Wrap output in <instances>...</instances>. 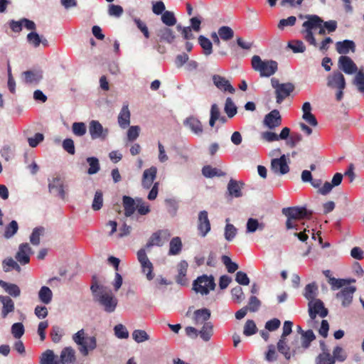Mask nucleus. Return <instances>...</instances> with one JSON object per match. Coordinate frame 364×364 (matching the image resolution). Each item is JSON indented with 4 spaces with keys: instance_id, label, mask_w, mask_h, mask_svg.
<instances>
[{
    "instance_id": "c756f323",
    "label": "nucleus",
    "mask_w": 364,
    "mask_h": 364,
    "mask_svg": "<svg viewBox=\"0 0 364 364\" xmlns=\"http://www.w3.org/2000/svg\"><path fill=\"white\" fill-rule=\"evenodd\" d=\"M27 41L29 44H31L34 48H38L41 43L43 44V46L47 47L48 46V41L41 37L36 32L31 31L27 35L26 37Z\"/></svg>"
},
{
    "instance_id": "7c9ffc66",
    "label": "nucleus",
    "mask_w": 364,
    "mask_h": 364,
    "mask_svg": "<svg viewBox=\"0 0 364 364\" xmlns=\"http://www.w3.org/2000/svg\"><path fill=\"white\" fill-rule=\"evenodd\" d=\"M24 81L28 84H37L43 78L42 72L40 70H27L23 73Z\"/></svg>"
},
{
    "instance_id": "20e7f679",
    "label": "nucleus",
    "mask_w": 364,
    "mask_h": 364,
    "mask_svg": "<svg viewBox=\"0 0 364 364\" xmlns=\"http://www.w3.org/2000/svg\"><path fill=\"white\" fill-rule=\"evenodd\" d=\"M73 340L78 346V350L83 356H87L90 351L97 348L96 337L85 336L84 329H80L73 334Z\"/></svg>"
},
{
    "instance_id": "79ce46f5",
    "label": "nucleus",
    "mask_w": 364,
    "mask_h": 364,
    "mask_svg": "<svg viewBox=\"0 0 364 364\" xmlns=\"http://www.w3.org/2000/svg\"><path fill=\"white\" fill-rule=\"evenodd\" d=\"M2 265L3 269L6 272H10L12 269H15L18 272H20L21 271V267L12 257L6 258L3 261Z\"/></svg>"
},
{
    "instance_id": "a878e982",
    "label": "nucleus",
    "mask_w": 364,
    "mask_h": 364,
    "mask_svg": "<svg viewBox=\"0 0 364 364\" xmlns=\"http://www.w3.org/2000/svg\"><path fill=\"white\" fill-rule=\"evenodd\" d=\"M0 302L2 304L1 316L6 318L9 313L15 309L14 301L8 296H0Z\"/></svg>"
},
{
    "instance_id": "0eeeda50",
    "label": "nucleus",
    "mask_w": 364,
    "mask_h": 364,
    "mask_svg": "<svg viewBox=\"0 0 364 364\" xmlns=\"http://www.w3.org/2000/svg\"><path fill=\"white\" fill-rule=\"evenodd\" d=\"M271 84L275 90L276 102L278 104H281L295 89L293 83H280L275 77L271 79Z\"/></svg>"
},
{
    "instance_id": "a211bd4d",
    "label": "nucleus",
    "mask_w": 364,
    "mask_h": 364,
    "mask_svg": "<svg viewBox=\"0 0 364 364\" xmlns=\"http://www.w3.org/2000/svg\"><path fill=\"white\" fill-rule=\"evenodd\" d=\"M212 79L215 87L223 92H228L231 94L235 92V88L225 77L219 75H213Z\"/></svg>"
},
{
    "instance_id": "2eb2a0df",
    "label": "nucleus",
    "mask_w": 364,
    "mask_h": 364,
    "mask_svg": "<svg viewBox=\"0 0 364 364\" xmlns=\"http://www.w3.org/2000/svg\"><path fill=\"white\" fill-rule=\"evenodd\" d=\"M338 63V68L346 74L350 75L357 72V65L353 60L347 55L340 56Z\"/></svg>"
},
{
    "instance_id": "4468645a",
    "label": "nucleus",
    "mask_w": 364,
    "mask_h": 364,
    "mask_svg": "<svg viewBox=\"0 0 364 364\" xmlns=\"http://www.w3.org/2000/svg\"><path fill=\"white\" fill-rule=\"evenodd\" d=\"M264 124L269 129H274L282 124V117L279 110L273 109L265 115Z\"/></svg>"
},
{
    "instance_id": "0e129e2a",
    "label": "nucleus",
    "mask_w": 364,
    "mask_h": 364,
    "mask_svg": "<svg viewBox=\"0 0 364 364\" xmlns=\"http://www.w3.org/2000/svg\"><path fill=\"white\" fill-rule=\"evenodd\" d=\"M50 335L53 342L55 343L60 342L63 337V331L61 328L58 326H53L50 331Z\"/></svg>"
},
{
    "instance_id": "c9c22d12",
    "label": "nucleus",
    "mask_w": 364,
    "mask_h": 364,
    "mask_svg": "<svg viewBox=\"0 0 364 364\" xmlns=\"http://www.w3.org/2000/svg\"><path fill=\"white\" fill-rule=\"evenodd\" d=\"M0 286L11 296L18 297L20 296L21 290L19 287L14 284L7 283L4 281H0Z\"/></svg>"
},
{
    "instance_id": "3c124183",
    "label": "nucleus",
    "mask_w": 364,
    "mask_h": 364,
    "mask_svg": "<svg viewBox=\"0 0 364 364\" xmlns=\"http://www.w3.org/2000/svg\"><path fill=\"white\" fill-rule=\"evenodd\" d=\"M103 205V194L102 191L98 190L95 192V197L92 204V208L94 210H99Z\"/></svg>"
},
{
    "instance_id": "58836bf2",
    "label": "nucleus",
    "mask_w": 364,
    "mask_h": 364,
    "mask_svg": "<svg viewBox=\"0 0 364 364\" xmlns=\"http://www.w3.org/2000/svg\"><path fill=\"white\" fill-rule=\"evenodd\" d=\"M202 173L206 178H213L214 176H224L225 173L211 166L207 165L203 167Z\"/></svg>"
},
{
    "instance_id": "603ef678",
    "label": "nucleus",
    "mask_w": 364,
    "mask_h": 364,
    "mask_svg": "<svg viewBox=\"0 0 364 364\" xmlns=\"http://www.w3.org/2000/svg\"><path fill=\"white\" fill-rule=\"evenodd\" d=\"M73 134L77 136H82L86 134L87 128L84 122H74L72 125Z\"/></svg>"
},
{
    "instance_id": "aec40b11",
    "label": "nucleus",
    "mask_w": 364,
    "mask_h": 364,
    "mask_svg": "<svg viewBox=\"0 0 364 364\" xmlns=\"http://www.w3.org/2000/svg\"><path fill=\"white\" fill-rule=\"evenodd\" d=\"M210 311L208 309L203 308L194 311L193 315V321L195 325H203L209 322L210 318Z\"/></svg>"
},
{
    "instance_id": "cd10ccee",
    "label": "nucleus",
    "mask_w": 364,
    "mask_h": 364,
    "mask_svg": "<svg viewBox=\"0 0 364 364\" xmlns=\"http://www.w3.org/2000/svg\"><path fill=\"white\" fill-rule=\"evenodd\" d=\"M48 189L50 193L53 191L58 192V195L62 198H65V192L64 191L63 183L60 178L55 177L48 183Z\"/></svg>"
},
{
    "instance_id": "338daca9",
    "label": "nucleus",
    "mask_w": 364,
    "mask_h": 364,
    "mask_svg": "<svg viewBox=\"0 0 364 364\" xmlns=\"http://www.w3.org/2000/svg\"><path fill=\"white\" fill-rule=\"evenodd\" d=\"M332 357L335 361L338 360L339 362H343L346 359V355L343 349L338 346L334 348Z\"/></svg>"
},
{
    "instance_id": "69168bd1",
    "label": "nucleus",
    "mask_w": 364,
    "mask_h": 364,
    "mask_svg": "<svg viewBox=\"0 0 364 364\" xmlns=\"http://www.w3.org/2000/svg\"><path fill=\"white\" fill-rule=\"evenodd\" d=\"M288 46L293 50L294 53H304L306 50V46L301 41H294L288 43Z\"/></svg>"
},
{
    "instance_id": "09e8293b",
    "label": "nucleus",
    "mask_w": 364,
    "mask_h": 364,
    "mask_svg": "<svg viewBox=\"0 0 364 364\" xmlns=\"http://www.w3.org/2000/svg\"><path fill=\"white\" fill-rule=\"evenodd\" d=\"M159 234V231L158 230L151 235V237L149 239V241L146 245V248L151 247L154 245L161 247L164 245V242L161 240V237Z\"/></svg>"
},
{
    "instance_id": "e2e57ef3",
    "label": "nucleus",
    "mask_w": 364,
    "mask_h": 364,
    "mask_svg": "<svg viewBox=\"0 0 364 364\" xmlns=\"http://www.w3.org/2000/svg\"><path fill=\"white\" fill-rule=\"evenodd\" d=\"M237 234V228L230 223H228L225 228V238L228 241H231Z\"/></svg>"
},
{
    "instance_id": "1a4fd4ad",
    "label": "nucleus",
    "mask_w": 364,
    "mask_h": 364,
    "mask_svg": "<svg viewBox=\"0 0 364 364\" xmlns=\"http://www.w3.org/2000/svg\"><path fill=\"white\" fill-rule=\"evenodd\" d=\"M292 326L293 323L291 321H284L283 332L277 345L278 351L284 355V358L288 360L291 358V352L290 346H288L287 342V336L291 333Z\"/></svg>"
},
{
    "instance_id": "b1692460",
    "label": "nucleus",
    "mask_w": 364,
    "mask_h": 364,
    "mask_svg": "<svg viewBox=\"0 0 364 364\" xmlns=\"http://www.w3.org/2000/svg\"><path fill=\"white\" fill-rule=\"evenodd\" d=\"M178 274L176 277V282L182 285L185 286L188 284V279L186 278L187 270L188 267V262L185 260H181L178 264Z\"/></svg>"
},
{
    "instance_id": "37998d69",
    "label": "nucleus",
    "mask_w": 364,
    "mask_h": 364,
    "mask_svg": "<svg viewBox=\"0 0 364 364\" xmlns=\"http://www.w3.org/2000/svg\"><path fill=\"white\" fill-rule=\"evenodd\" d=\"M18 230V225L16 220L10 222L5 228L4 237L6 239L12 237Z\"/></svg>"
},
{
    "instance_id": "9d476101",
    "label": "nucleus",
    "mask_w": 364,
    "mask_h": 364,
    "mask_svg": "<svg viewBox=\"0 0 364 364\" xmlns=\"http://www.w3.org/2000/svg\"><path fill=\"white\" fill-rule=\"evenodd\" d=\"M89 132L92 139H100L105 140L108 135V129H104L102 125L97 120H92L89 123Z\"/></svg>"
},
{
    "instance_id": "052dcab7",
    "label": "nucleus",
    "mask_w": 364,
    "mask_h": 364,
    "mask_svg": "<svg viewBox=\"0 0 364 364\" xmlns=\"http://www.w3.org/2000/svg\"><path fill=\"white\" fill-rule=\"evenodd\" d=\"M114 331L115 336L118 338L123 339V338H127L129 337V332H128L127 328L121 323L117 324L114 326Z\"/></svg>"
},
{
    "instance_id": "39448f33",
    "label": "nucleus",
    "mask_w": 364,
    "mask_h": 364,
    "mask_svg": "<svg viewBox=\"0 0 364 364\" xmlns=\"http://www.w3.org/2000/svg\"><path fill=\"white\" fill-rule=\"evenodd\" d=\"M316 336L312 330H307L302 331L301 335V341L296 336L294 340L291 343L290 352L291 358L296 355L303 353L307 348H309L311 343L315 340Z\"/></svg>"
},
{
    "instance_id": "13d9d810",
    "label": "nucleus",
    "mask_w": 364,
    "mask_h": 364,
    "mask_svg": "<svg viewBox=\"0 0 364 364\" xmlns=\"http://www.w3.org/2000/svg\"><path fill=\"white\" fill-rule=\"evenodd\" d=\"M257 331L256 324L253 320H247L244 326L243 333L246 336H250L256 333Z\"/></svg>"
},
{
    "instance_id": "c85d7f7f",
    "label": "nucleus",
    "mask_w": 364,
    "mask_h": 364,
    "mask_svg": "<svg viewBox=\"0 0 364 364\" xmlns=\"http://www.w3.org/2000/svg\"><path fill=\"white\" fill-rule=\"evenodd\" d=\"M244 185L242 182H238L231 178L228 184V191L232 197L239 198L242 196V186Z\"/></svg>"
},
{
    "instance_id": "e433bc0d",
    "label": "nucleus",
    "mask_w": 364,
    "mask_h": 364,
    "mask_svg": "<svg viewBox=\"0 0 364 364\" xmlns=\"http://www.w3.org/2000/svg\"><path fill=\"white\" fill-rule=\"evenodd\" d=\"M318 287L315 282L307 284L304 289V296L309 301H314L317 295Z\"/></svg>"
},
{
    "instance_id": "393cba45",
    "label": "nucleus",
    "mask_w": 364,
    "mask_h": 364,
    "mask_svg": "<svg viewBox=\"0 0 364 364\" xmlns=\"http://www.w3.org/2000/svg\"><path fill=\"white\" fill-rule=\"evenodd\" d=\"M336 51L340 54H347L351 50L353 53L355 50V44L351 40H344L338 41L336 43Z\"/></svg>"
},
{
    "instance_id": "dca6fc26",
    "label": "nucleus",
    "mask_w": 364,
    "mask_h": 364,
    "mask_svg": "<svg viewBox=\"0 0 364 364\" xmlns=\"http://www.w3.org/2000/svg\"><path fill=\"white\" fill-rule=\"evenodd\" d=\"M346 85L345 77L339 71L333 72L327 78V85L331 88L345 89Z\"/></svg>"
},
{
    "instance_id": "f704fd0d",
    "label": "nucleus",
    "mask_w": 364,
    "mask_h": 364,
    "mask_svg": "<svg viewBox=\"0 0 364 364\" xmlns=\"http://www.w3.org/2000/svg\"><path fill=\"white\" fill-rule=\"evenodd\" d=\"M198 334L204 341H208L213 334V323L211 322L204 323L201 330L198 331Z\"/></svg>"
},
{
    "instance_id": "423d86ee",
    "label": "nucleus",
    "mask_w": 364,
    "mask_h": 364,
    "mask_svg": "<svg viewBox=\"0 0 364 364\" xmlns=\"http://www.w3.org/2000/svg\"><path fill=\"white\" fill-rule=\"evenodd\" d=\"M252 67L259 73L261 77H270L274 75L277 69L278 64L274 60H262L259 55H254L252 58Z\"/></svg>"
},
{
    "instance_id": "4c0bfd02",
    "label": "nucleus",
    "mask_w": 364,
    "mask_h": 364,
    "mask_svg": "<svg viewBox=\"0 0 364 364\" xmlns=\"http://www.w3.org/2000/svg\"><path fill=\"white\" fill-rule=\"evenodd\" d=\"M41 364H59L52 350H46L42 353L40 360Z\"/></svg>"
},
{
    "instance_id": "f257e3e1",
    "label": "nucleus",
    "mask_w": 364,
    "mask_h": 364,
    "mask_svg": "<svg viewBox=\"0 0 364 364\" xmlns=\"http://www.w3.org/2000/svg\"><path fill=\"white\" fill-rule=\"evenodd\" d=\"M90 290L93 294L94 300L98 303L105 312L111 314L116 310L118 299L111 291H107L105 287L99 284L96 275H93L92 277Z\"/></svg>"
},
{
    "instance_id": "bb28decb",
    "label": "nucleus",
    "mask_w": 364,
    "mask_h": 364,
    "mask_svg": "<svg viewBox=\"0 0 364 364\" xmlns=\"http://www.w3.org/2000/svg\"><path fill=\"white\" fill-rule=\"evenodd\" d=\"M130 116L128 105H124L118 116V123L120 127L125 129L129 125Z\"/></svg>"
},
{
    "instance_id": "774afa93",
    "label": "nucleus",
    "mask_w": 364,
    "mask_h": 364,
    "mask_svg": "<svg viewBox=\"0 0 364 364\" xmlns=\"http://www.w3.org/2000/svg\"><path fill=\"white\" fill-rule=\"evenodd\" d=\"M354 84L360 92H364V73L359 71L355 77Z\"/></svg>"
},
{
    "instance_id": "bf43d9fd",
    "label": "nucleus",
    "mask_w": 364,
    "mask_h": 364,
    "mask_svg": "<svg viewBox=\"0 0 364 364\" xmlns=\"http://www.w3.org/2000/svg\"><path fill=\"white\" fill-rule=\"evenodd\" d=\"M231 295L232 299L238 304L245 299V294L242 287L240 286H237L231 289Z\"/></svg>"
},
{
    "instance_id": "f8f14e48",
    "label": "nucleus",
    "mask_w": 364,
    "mask_h": 364,
    "mask_svg": "<svg viewBox=\"0 0 364 364\" xmlns=\"http://www.w3.org/2000/svg\"><path fill=\"white\" fill-rule=\"evenodd\" d=\"M270 169L272 172L279 175H284L289 171L286 156L283 154L279 159H273L271 161Z\"/></svg>"
},
{
    "instance_id": "72a5a7b5",
    "label": "nucleus",
    "mask_w": 364,
    "mask_h": 364,
    "mask_svg": "<svg viewBox=\"0 0 364 364\" xmlns=\"http://www.w3.org/2000/svg\"><path fill=\"white\" fill-rule=\"evenodd\" d=\"M182 242L179 237H173L169 243V250H168V255H178L181 250H182Z\"/></svg>"
},
{
    "instance_id": "ddd939ff",
    "label": "nucleus",
    "mask_w": 364,
    "mask_h": 364,
    "mask_svg": "<svg viewBox=\"0 0 364 364\" xmlns=\"http://www.w3.org/2000/svg\"><path fill=\"white\" fill-rule=\"evenodd\" d=\"M197 228L201 237H205L210 232V223L206 210H202L199 213Z\"/></svg>"
},
{
    "instance_id": "6e6d98bb",
    "label": "nucleus",
    "mask_w": 364,
    "mask_h": 364,
    "mask_svg": "<svg viewBox=\"0 0 364 364\" xmlns=\"http://www.w3.org/2000/svg\"><path fill=\"white\" fill-rule=\"evenodd\" d=\"M132 338L136 343H142L149 339V336L144 330L136 329L132 333Z\"/></svg>"
},
{
    "instance_id": "9b49d317",
    "label": "nucleus",
    "mask_w": 364,
    "mask_h": 364,
    "mask_svg": "<svg viewBox=\"0 0 364 364\" xmlns=\"http://www.w3.org/2000/svg\"><path fill=\"white\" fill-rule=\"evenodd\" d=\"M309 314L311 319H314L317 314L324 318L328 314V310L324 307L321 300L315 299L309 302Z\"/></svg>"
},
{
    "instance_id": "473e14b6",
    "label": "nucleus",
    "mask_w": 364,
    "mask_h": 364,
    "mask_svg": "<svg viewBox=\"0 0 364 364\" xmlns=\"http://www.w3.org/2000/svg\"><path fill=\"white\" fill-rule=\"evenodd\" d=\"M157 36L161 41H166L168 43H171L175 39L173 31L167 27L159 29L157 32Z\"/></svg>"
},
{
    "instance_id": "a18cd8bd",
    "label": "nucleus",
    "mask_w": 364,
    "mask_h": 364,
    "mask_svg": "<svg viewBox=\"0 0 364 364\" xmlns=\"http://www.w3.org/2000/svg\"><path fill=\"white\" fill-rule=\"evenodd\" d=\"M264 225L259 223L257 219L249 218L247 222V232H255L257 230H263Z\"/></svg>"
},
{
    "instance_id": "2f4dec72",
    "label": "nucleus",
    "mask_w": 364,
    "mask_h": 364,
    "mask_svg": "<svg viewBox=\"0 0 364 364\" xmlns=\"http://www.w3.org/2000/svg\"><path fill=\"white\" fill-rule=\"evenodd\" d=\"M122 201L124 215L126 217H130L133 215L136 208L135 201L132 197L127 196H123Z\"/></svg>"
},
{
    "instance_id": "49530a36",
    "label": "nucleus",
    "mask_w": 364,
    "mask_h": 364,
    "mask_svg": "<svg viewBox=\"0 0 364 364\" xmlns=\"http://www.w3.org/2000/svg\"><path fill=\"white\" fill-rule=\"evenodd\" d=\"M316 364H335V360L329 352H322L316 358Z\"/></svg>"
},
{
    "instance_id": "412c9836",
    "label": "nucleus",
    "mask_w": 364,
    "mask_h": 364,
    "mask_svg": "<svg viewBox=\"0 0 364 364\" xmlns=\"http://www.w3.org/2000/svg\"><path fill=\"white\" fill-rule=\"evenodd\" d=\"M355 287H345L336 294V298L341 300L343 306H348L352 302L353 294L355 291Z\"/></svg>"
},
{
    "instance_id": "5701e85b",
    "label": "nucleus",
    "mask_w": 364,
    "mask_h": 364,
    "mask_svg": "<svg viewBox=\"0 0 364 364\" xmlns=\"http://www.w3.org/2000/svg\"><path fill=\"white\" fill-rule=\"evenodd\" d=\"M156 173L157 169L155 166H151L144 171L141 184L144 188L149 189L151 188L156 178Z\"/></svg>"
},
{
    "instance_id": "8fccbe9b",
    "label": "nucleus",
    "mask_w": 364,
    "mask_h": 364,
    "mask_svg": "<svg viewBox=\"0 0 364 364\" xmlns=\"http://www.w3.org/2000/svg\"><path fill=\"white\" fill-rule=\"evenodd\" d=\"M218 35L221 39L224 41H228L233 38L234 31L230 27L223 26L218 29Z\"/></svg>"
},
{
    "instance_id": "6ab92c4d",
    "label": "nucleus",
    "mask_w": 364,
    "mask_h": 364,
    "mask_svg": "<svg viewBox=\"0 0 364 364\" xmlns=\"http://www.w3.org/2000/svg\"><path fill=\"white\" fill-rule=\"evenodd\" d=\"M183 124L196 135H201L203 132V127L201 122L194 116L187 117Z\"/></svg>"
},
{
    "instance_id": "6e6552de",
    "label": "nucleus",
    "mask_w": 364,
    "mask_h": 364,
    "mask_svg": "<svg viewBox=\"0 0 364 364\" xmlns=\"http://www.w3.org/2000/svg\"><path fill=\"white\" fill-rule=\"evenodd\" d=\"M215 283L212 275L203 274L198 277L193 284V289L202 295H207L210 291L214 290Z\"/></svg>"
},
{
    "instance_id": "680f3d73",
    "label": "nucleus",
    "mask_w": 364,
    "mask_h": 364,
    "mask_svg": "<svg viewBox=\"0 0 364 364\" xmlns=\"http://www.w3.org/2000/svg\"><path fill=\"white\" fill-rule=\"evenodd\" d=\"M222 262L225 265L227 270L230 273L235 272L238 269V265L235 262H232L231 259L226 255L222 257Z\"/></svg>"
},
{
    "instance_id": "5fc2aeb1",
    "label": "nucleus",
    "mask_w": 364,
    "mask_h": 364,
    "mask_svg": "<svg viewBox=\"0 0 364 364\" xmlns=\"http://www.w3.org/2000/svg\"><path fill=\"white\" fill-rule=\"evenodd\" d=\"M220 116V111L218 106L216 104H213L210 108V117L209 120V125L211 127L215 126L216 121Z\"/></svg>"
},
{
    "instance_id": "4be33fe9",
    "label": "nucleus",
    "mask_w": 364,
    "mask_h": 364,
    "mask_svg": "<svg viewBox=\"0 0 364 364\" xmlns=\"http://www.w3.org/2000/svg\"><path fill=\"white\" fill-rule=\"evenodd\" d=\"M76 362L75 351L72 347L64 348L60 355L59 363L75 364Z\"/></svg>"
},
{
    "instance_id": "c03bdc74",
    "label": "nucleus",
    "mask_w": 364,
    "mask_h": 364,
    "mask_svg": "<svg viewBox=\"0 0 364 364\" xmlns=\"http://www.w3.org/2000/svg\"><path fill=\"white\" fill-rule=\"evenodd\" d=\"M87 162L88 163L90 167L87 170V173L90 175L97 173L100 168L99 160L97 158L92 156L87 158Z\"/></svg>"
},
{
    "instance_id": "f3484780",
    "label": "nucleus",
    "mask_w": 364,
    "mask_h": 364,
    "mask_svg": "<svg viewBox=\"0 0 364 364\" xmlns=\"http://www.w3.org/2000/svg\"><path fill=\"white\" fill-rule=\"evenodd\" d=\"M32 253L31 247L28 243H22L18 247V250L15 258L21 264H26L30 262V255Z\"/></svg>"
},
{
    "instance_id": "a19ab883",
    "label": "nucleus",
    "mask_w": 364,
    "mask_h": 364,
    "mask_svg": "<svg viewBox=\"0 0 364 364\" xmlns=\"http://www.w3.org/2000/svg\"><path fill=\"white\" fill-rule=\"evenodd\" d=\"M53 297L52 291L48 287H42L38 292V298L45 304L50 303Z\"/></svg>"
},
{
    "instance_id": "864d4df0",
    "label": "nucleus",
    "mask_w": 364,
    "mask_h": 364,
    "mask_svg": "<svg viewBox=\"0 0 364 364\" xmlns=\"http://www.w3.org/2000/svg\"><path fill=\"white\" fill-rule=\"evenodd\" d=\"M161 21L168 26H173L176 23V18L173 13L169 11H166L162 14Z\"/></svg>"
},
{
    "instance_id": "f03ea898",
    "label": "nucleus",
    "mask_w": 364,
    "mask_h": 364,
    "mask_svg": "<svg viewBox=\"0 0 364 364\" xmlns=\"http://www.w3.org/2000/svg\"><path fill=\"white\" fill-rule=\"evenodd\" d=\"M282 212L287 218L286 227L288 230H298L297 225L294 224L293 220L310 219L313 214L311 210H308L306 207L301 206L284 208Z\"/></svg>"
},
{
    "instance_id": "7ed1b4c3",
    "label": "nucleus",
    "mask_w": 364,
    "mask_h": 364,
    "mask_svg": "<svg viewBox=\"0 0 364 364\" xmlns=\"http://www.w3.org/2000/svg\"><path fill=\"white\" fill-rule=\"evenodd\" d=\"M305 18L307 21H304L302 24V30L301 33L304 35V38L310 45L315 47L317 46V42L314 38L312 30L321 27L323 21L317 15H306Z\"/></svg>"
},
{
    "instance_id": "ea45409f",
    "label": "nucleus",
    "mask_w": 364,
    "mask_h": 364,
    "mask_svg": "<svg viewBox=\"0 0 364 364\" xmlns=\"http://www.w3.org/2000/svg\"><path fill=\"white\" fill-rule=\"evenodd\" d=\"M198 43L203 48L205 55H210L213 53V44L208 38L204 36H200L198 37Z\"/></svg>"
},
{
    "instance_id": "de8ad7c7",
    "label": "nucleus",
    "mask_w": 364,
    "mask_h": 364,
    "mask_svg": "<svg viewBox=\"0 0 364 364\" xmlns=\"http://www.w3.org/2000/svg\"><path fill=\"white\" fill-rule=\"evenodd\" d=\"M224 110L229 118H232L236 114L237 107L230 97L226 99Z\"/></svg>"
},
{
    "instance_id": "4d7b16f0",
    "label": "nucleus",
    "mask_w": 364,
    "mask_h": 364,
    "mask_svg": "<svg viewBox=\"0 0 364 364\" xmlns=\"http://www.w3.org/2000/svg\"><path fill=\"white\" fill-rule=\"evenodd\" d=\"M43 232L44 228L43 227H38L33 229L30 236V242L32 245H38L40 244V237Z\"/></svg>"
}]
</instances>
